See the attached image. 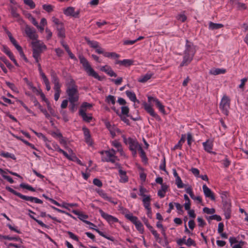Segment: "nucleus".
<instances>
[{"instance_id": "43", "label": "nucleus", "mask_w": 248, "mask_h": 248, "mask_svg": "<svg viewBox=\"0 0 248 248\" xmlns=\"http://www.w3.org/2000/svg\"><path fill=\"white\" fill-rule=\"evenodd\" d=\"M0 155L4 157H6V158H11L12 159H15L16 158H15V155H13V154H10L8 152H2L0 153Z\"/></svg>"}, {"instance_id": "58", "label": "nucleus", "mask_w": 248, "mask_h": 248, "mask_svg": "<svg viewBox=\"0 0 248 248\" xmlns=\"http://www.w3.org/2000/svg\"><path fill=\"white\" fill-rule=\"evenodd\" d=\"M38 105L39 106V108H40V110L44 113V114L46 116V117L47 118H49L50 116L49 115V114L47 113V111L45 109H43L42 107L39 104V103L38 102H36V104H35V105Z\"/></svg>"}, {"instance_id": "38", "label": "nucleus", "mask_w": 248, "mask_h": 248, "mask_svg": "<svg viewBox=\"0 0 248 248\" xmlns=\"http://www.w3.org/2000/svg\"><path fill=\"white\" fill-rule=\"evenodd\" d=\"M104 56L108 58H118L119 57V55L117 54L115 52H105L104 53Z\"/></svg>"}, {"instance_id": "8", "label": "nucleus", "mask_w": 248, "mask_h": 248, "mask_svg": "<svg viewBox=\"0 0 248 248\" xmlns=\"http://www.w3.org/2000/svg\"><path fill=\"white\" fill-rule=\"evenodd\" d=\"M105 124L113 138L120 134V130L114 124H111L109 122L106 121Z\"/></svg>"}, {"instance_id": "1", "label": "nucleus", "mask_w": 248, "mask_h": 248, "mask_svg": "<svg viewBox=\"0 0 248 248\" xmlns=\"http://www.w3.org/2000/svg\"><path fill=\"white\" fill-rule=\"evenodd\" d=\"M196 52V49L193 44L187 40L184 51L183 60L180 64L181 66L187 65L192 60Z\"/></svg>"}, {"instance_id": "39", "label": "nucleus", "mask_w": 248, "mask_h": 248, "mask_svg": "<svg viewBox=\"0 0 248 248\" xmlns=\"http://www.w3.org/2000/svg\"><path fill=\"white\" fill-rule=\"evenodd\" d=\"M43 76L42 80H43V82H44V84L46 85V89L47 91H49L50 90V89H51V87H50V83H49V80H48V79H47V78H46V76L45 75H43Z\"/></svg>"}, {"instance_id": "16", "label": "nucleus", "mask_w": 248, "mask_h": 248, "mask_svg": "<svg viewBox=\"0 0 248 248\" xmlns=\"http://www.w3.org/2000/svg\"><path fill=\"white\" fill-rule=\"evenodd\" d=\"M96 191L97 193L105 200H107L111 203H113L114 204H117V202L116 201H113L111 198L108 196L107 194L103 190L98 189Z\"/></svg>"}, {"instance_id": "64", "label": "nucleus", "mask_w": 248, "mask_h": 248, "mask_svg": "<svg viewBox=\"0 0 248 248\" xmlns=\"http://www.w3.org/2000/svg\"><path fill=\"white\" fill-rule=\"evenodd\" d=\"M55 51L58 57H62L64 53L63 51L59 48H56Z\"/></svg>"}, {"instance_id": "45", "label": "nucleus", "mask_w": 248, "mask_h": 248, "mask_svg": "<svg viewBox=\"0 0 248 248\" xmlns=\"http://www.w3.org/2000/svg\"><path fill=\"white\" fill-rule=\"evenodd\" d=\"M24 3L30 7L31 9H33L35 7V4L32 0H24Z\"/></svg>"}, {"instance_id": "34", "label": "nucleus", "mask_w": 248, "mask_h": 248, "mask_svg": "<svg viewBox=\"0 0 248 248\" xmlns=\"http://www.w3.org/2000/svg\"><path fill=\"white\" fill-rule=\"evenodd\" d=\"M134 224L138 231L142 233L144 232V228L141 222L138 220Z\"/></svg>"}, {"instance_id": "47", "label": "nucleus", "mask_w": 248, "mask_h": 248, "mask_svg": "<svg viewBox=\"0 0 248 248\" xmlns=\"http://www.w3.org/2000/svg\"><path fill=\"white\" fill-rule=\"evenodd\" d=\"M27 18L34 25H37V21L35 20V19L32 16V15L30 14H29L27 15Z\"/></svg>"}, {"instance_id": "11", "label": "nucleus", "mask_w": 248, "mask_h": 248, "mask_svg": "<svg viewBox=\"0 0 248 248\" xmlns=\"http://www.w3.org/2000/svg\"><path fill=\"white\" fill-rule=\"evenodd\" d=\"M33 50H36L42 52L46 48V46L41 41L39 40H34L32 42Z\"/></svg>"}, {"instance_id": "6", "label": "nucleus", "mask_w": 248, "mask_h": 248, "mask_svg": "<svg viewBox=\"0 0 248 248\" xmlns=\"http://www.w3.org/2000/svg\"><path fill=\"white\" fill-rule=\"evenodd\" d=\"M52 82L54 84V90H55L54 99L57 101L60 96L61 93V85L59 83V80L57 76L54 74L51 75Z\"/></svg>"}, {"instance_id": "22", "label": "nucleus", "mask_w": 248, "mask_h": 248, "mask_svg": "<svg viewBox=\"0 0 248 248\" xmlns=\"http://www.w3.org/2000/svg\"><path fill=\"white\" fill-rule=\"evenodd\" d=\"M224 208L225 217L226 219H229L230 218L231 214V204L230 202L226 201L224 204Z\"/></svg>"}, {"instance_id": "37", "label": "nucleus", "mask_w": 248, "mask_h": 248, "mask_svg": "<svg viewBox=\"0 0 248 248\" xmlns=\"http://www.w3.org/2000/svg\"><path fill=\"white\" fill-rule=\"evenodd\" d=\"M125 216L127 219H129L134 224L138 220V218L136 217L133 216L132 214H127Z\"/></svg>"}, {"instance_id": "57", "label": "nucleus", "mask_w": 248, "mask_h": 248, "mask_svg": "<svg viewBox=\"0 0 248 248\" xmlns=\"http://www.w3.org/2000/svg\"><path fill=\"white\" fill-rule=\"evenodd\" d=\"M29 216L31 218H32L33 219H34L36 222H37L40 226H41L42 227H46V228H47V226L42 221H40L39 220H38L36 218H35L32 215H29Z\"/></svg>"}, {"instance_id": "59", "label": "nucleus", "mask_w": 248, "mask_h": 248, "mask_svg": "<svg viewBox=\"0 0 248 248\" xmlns=\"http://www.w3.org/2000/svg\"><path fill=\"white\" fill-rule=\"evenodd\" d=\"M177 19L180 21L184 22L186 19V17L184 14H180L177 16Z\"/></svg>"}, {"instance_id": "13", "label": "nucleus", "mask_w": 248, "mask_h": 248, "mask_svg": "<svg viewBox=\"0 0 248 248\" xmlns=\"http://www.w3.org/2000/svg\"><path fill=\"white\" fill-rule=\"evenodd\" d=\"M64 14L67 16L78 17L79 13V11H75V8L69 7L63 10Z\"/></svg>"}, {"instance_id": "28", "label": "nucleus", "mask_w": 248, "mask_h": 248, "mask_svg": "<svg viewBox=\"0 0 248 248\" xmlns=\"http://www.w3.org/2000/svg\"><path fill=\"white\" fill-rule=\"evenodd\" d=\"M223 27V25L219 23H214L212 22H210L209 23V29L210 30H215L220 29Z\"/></svg>"}, {"instance_id": "42", "label": "nucleus", "mask_w": 248, "mask_h": 248, "mask_svg": "<svg viewBox=\"0 0 248 248\" xmlns=\"http://www.w3.org/2000/svg\"><path fill=\"white\" fill-rule=\"evenodd\" d=\"M42 52L36 50H33V57L35 59L36 62H38L40 57V54Z\"/></svg>"}, {"instance_id": "63", "label": "nucleus", "mask_w": 248, "mask_h": 248, "mask_svg": "<svg viewBox=\"0 0 248 248\" xmlns=\"http://www.w3.org/2000/svg\"><path fill=\"white\" fill-rule=\"evenodd\" d=\"M93 183L94 185L101 187L102 186V183L101 181L97 178L94 179L93 180Z\"/></svg>"}, {"instance_id": "30", "label": "nucleus", "mask_w": 248, "mask_h": 248, "mask_svg": "<svg viewBox=\"0 0 248 248\" xmlns=\"http://www.w3.org/2000/svg\"><path fill=\"white\" fill-rule=\"evenodd\" d=\"M226 72V70L224 69H213L210 70V73L213 75H217L221 74H224Z\"/></svg>"}, {"instance_id": "50", "label": "nucleus", "mask_w": 248, "mask_h": 248, "mask_svg": "<svg viewBox=\"0 0 248 248\" xmlns=\"http://www.w3.org/2000/svg\"><path fill=\"white\" fill-rule=\"evenodd\" d=\"M175 183H176L177 187L179 188H181L184 187V184H183L180 177L175 179Z\"/></svg>"}, {"instance_id": "25", "label": "nucleus", "mask_w": 248, "mask_h": 248, "mask_svg": "<svg viewBox=\"0 0 248 248\" xmlns=\"http://www.w3.org/2000/svg\"><path fill=\"white\" fill-rule=\"evenodd\" d=\"M125 93L131 101L139 103V101L137 99L136 94L134 92L130 91H126L125 92Z\"/></svg>"}, {"instance_id": "21", "label": "nucleus", "mask_w": 248, "mask_h": 248, "mask_svg": "<svg viewBox=\"0 0 248 248\" xmlns=\"http://www.w3.org/2000/svg\"><path fill=\"white\" fill-rule=\"evenodd\" d=\"M154 74L152 72H148L145 75L141 76L138 79V81L141 83H145L150 79Z\"/></svg>"}, {"instance_id": "27", "label": "nucleus", "mask_w": 248, "mask_h": 248, "mask_svg": "<svg viewBox=\"0 0 248 248\" xmlns=\"http://www.w3.org/2000/svg\"><path fill=\"white\" fill-rule=\"evenodd\" d=\"M168 186L166 185L162 184L161 185V188L158 190L157 194L158 196L162 198L165 197V193L168 189Z\"/></svg>"}, {"instance_id": "41", "label": "nucleus", "mask_w": 248, "mask_h": 248, "mask_svg": "<svg viewBox=\"0 0 248 248\" xmlns=\"http://www.w3.org/2000/svg\"><path fill=\"white\" fill-rule=\"evenodd\" d=\"M129 108L126 106H123L121 108V115H125L128 117Z\"/></svg>"}, {"instance_id": "29", "label": "nucleus", "mask_w": 248, "mask_h": 248, "mask_svg": "<svg viewBox=\"0 0 248 248\" xmlns=\"http://www.w3.org/2000/svg\"><path fill=\"white\" fill-rule=\"evenodd\" d=\"M79 115L81 116L83 120L86 122H91L93 119L91 114L87 115L86 113L83 112V110H82L81 113H79Z\"/></svg>"}, {"instance_id": "46", "label": "nucleus", "mask_w": 248, "mask_h": 248, "mask_svg": "<svg viewBox=\"0 0 248 248\" xmlns=\"http://www.w3.org/2000/svg\"><path fill=\"white\" fill-rule=\"evenodd\" d=\"M185 244L188 247L191 246H196V245L195 242L190 238H188L187 240H186Z\"/></svg>"}, {"instance_id": "32", "label": "nucleus", "mask_w": 248, "mask_h": 248, "mask_svg": "<svg viewBox=\"0 0 248 248\" xmlns=\"http://www.w3.org/2000/svg\"><path fill=\"white\" fill-rule=\"evenodd\" d=\"M150 197H145L142 199V202H143L144 206L146 209H149L150 206Z\"/></svg>"}, {"instance_id": "14", "label": "nucleus", "mask_w": 248, "mask_h": 248, "mask_svg": "<svg viewBox=\"0 0 248 248\" xmlns=\"http://www.w3.org/2000/svg\"><path fill=\"white\" fill-rule=\"evenodd\" d=\"M72 212L74 214L78 216V218L80 220H81L83 221L84 222H85L87 224L89 225H91V226H94V225L93 223H91L90 221H87V220H85V219H87L88 217V216H87V215H86L85 214H83L81 212H79V211H78L77 210H73Z\"/></svg>"}, {"instance_id": "7", "label": "nucleus", "mask_w": 248, "mask_h": 248, "mask_svg": "<svg viewBox=\"0 0 248 248\" xmlns=\"http://www.w3.org/2000/svg\"><path fill=\"white\" fill-rule=\"evenodd\" d=\"M230 100L229 98L224 95L221 99L219 108L222 110V112L227 115L229 112V109L230 108Z\"/></svg>"}, {"instance_id": "40", "label": "nucleus", "mask_w": 248, "mask_h": 248, "mask_svg": "<svg viewBox=\"0 0 248 248\" xmlns=\"http://www.w3.org/2000/svg\"><path fill=\"white\" fill-rule=\"evenodd\" d=\"M51 20L54 23V24L56 26V28H59V26H61V27L63 26V23L61 22L59 19L57 18L54 16L52 17Z\"/></svg>"}, {"instance_id": "24", "label": "nucleus", "mask_w": 248, "mask_h": 248, "mask_svg": "<svg viewBox=\"0 0 248 248\" xmlns=\"http://www.w3.org/2000/svg\"><path fill=\"white\" fill-rule=\"evenodd\" d=\"M116 63L121 65L127 66L133 64V61L129 59H124L123 61L117 60L116 62Z\"/></svg>"}, {"instance_id": "9", "label": "nucleus", "mask_w": 248, "mask_h": 248, "mask_svg": "<svg viewBox=\"0 0 248 248\" xmlns=\"http://www.w3.org/2000/svg\"><path fill=\"white\" fill-rule=\"evenodd\" d=\"M25 32L28 37L33 41L37 40L38 37L36 31L27 25L25 26Z\"/></svg>"}, {"instance_id": "23", "label": "nucleus", "mask_w": 248, "mask_h": 248, "mask_svg": "<svg viewBox=\"0 0 248 248\" xmlns=\"http://www.w3.org/2000/svg\"><path fill=\"white\" fill-rule=\"evenodd\" d=\"M93 105L92 104L88 103L87 102H83L79 108V113H81L82 110L83 112H85L89 109H90L92 107Z\"/></svg>"}, {"instance_id": "49", "label": "nucleus", "mask_w": 248, "mask_h": 248, "mask_svg": "<svg viewBox=\"0 0 248 248\" xmlns=\"http://www.w3.org/2000/svg\"><path fill=\"white\" fill-rule=\"evenodd\" d=\"M7 85L14 92L18 93V90L17 88L15 86V85L12 83H10L9 82H6Z\"/></svg>"}, {"instance_id": "26", "label": "nucleus", "mask_w": 248, "mask_h": 248, "mask_svg": "<svg viewBox=\"0 0 248 248\" xmlns=\"http://www.w3.org/2000/svg\"><path fill=\"white\" fill-rule=\"evenodd\" d=\"M112 145L117 149V151L120 153L121 155H124L122 146L119 142L114 140L112 141Z\"/></svg>"}, {"instance_id": "35", "label": "nucleus", "mask_w": 248, "mask_h": 248, "mask_svg": "<svg viewBox=\"0 0 248 248\" xmlns=\"http://www.w3.org/2000/svg\"><path fill=\"white\" fill-rule=\"evenodd\" d=\"M125 216L127 219H129L134 224L138 220V218L136 217L133 216L132 214H127Z\"/></svg>"}, {"instance_id": "55", "label": "nucleus", "mask_w": 248, "mask_h": 248, "mask_svg": "<svg viewBox=\"0 0 248 248\" xmlns=\"http://www.w3.org/2000/svg\"><path fill=\"white\" fill-rule=\"evenodd\" d=\"M185 242H186V236H184L182 238L176 240V243L179 246H182L184 244H185Z\"/></svg>"}, {"instance_id": "2", "label": "nucleus", "mask_w": 248, "mask_h": 248, "mask_svg": "<svg viewBox=\"0 0 248 248\" xmlns=\"http://www.w3.org/2000/svg\"><path fill=\"white\" fill-rule=\"evenodd\" d=\"M68 96L69 101H78L79 99V93L78 87L74 84L73 81H71V85H69L66 91Z\"/></svg>"}, {"instance_id": "51", "label": "nucleus", "mask_w": 248, "mask_h": 248, "mask_svg": "<svg viewBox=\"0 0 248 248\" xmlns=\"http://www.w3.org/2000/svg\"><path fill=\"white\" fill-rule=\"evenodd\" d=\"M203 211L208 214H213L215 213V210L214 208H209L204 207L203 209Z\"/></svg>"}, {"instance_id": "31", "label": "nucleus", "mask_w": 248, "mask_h": 248, "mask_svg": "<svg viewBox=\"0 0 248 248\" xmlns=\"http://www.w3.org/2000/svg\"><path fill=\"white\" fill-rule=\"evenodd\" d=\"M57 30L58 32V36L62 39L64 38L65 36L64 26H62V27H61V26H59V27L57 28Z\"/></svg>"}, {"instance_id": "20", "label": "nucleus", "mask_w": 248, "mask_h": 248, "mask_svg": "<svg viewBox=\"0 0 248 248\" xmlns=\"http://www.w3.org/2000/svg\"><path fill=\"white\" fill-rule=\"evenodd\" d=\"M100 70L102 71L105 72L110 77H116L117 76L116 73H114V72L112 70L110 67H109L108 65L101 66L100 68Z\"/></svg>"}, {"instance_id": "52", "label": "nucleus", "mask_w": 248, "mask_h": 248, "mask_svg": "<svg viewBox=\"0 0 248 248\" xmlns=\"http://www.w3.org/2000/svg\"><path fill=\"white\" fill-rule=\"evenodd\" d=\"M29 201L32 202H35L36 203L41 204L43 203V201L42 200H41L40 199H39L36 197H30Z\"/></svg>"}, {"instance_id": "10", "label": "nucleus", "mask_w": 248, "mask_h": 248, "mask_svg": "<svg viewBox=\"0 0 248 248\" xmlns=\"http://www.w3.org/2000/svg\"><path fill=\"white\" fill-rule=\"evenodd\" d=\"M148 102L151 103L152 102H155L156 106L158 108L159 111L165 114V110L164 109V106L161 104V103L155 97L148 96Z\"/></svg>"}, {"instance_id": "18", "label": "nucleus", "mask_w": 248, "mask_h": 248, "mask_svg": "<svg viewBox=\"0 0 248 248\" xmlns=\"http://www.w3.org/2000/svg\"><path fill=\"white\" fill-rule=\"evenodd\" d=\"M202 145L205 151L208 153H213L212 150L213 149V143L212 140H207L205 142L202 143Z\"/></svg>"}, {"instance_id": "48", "label": "nucleus", "mask_w": 248, "mask_h": 248, "mask_svg": "<svg viewBox=\"0 0 248 248\" xmlns=\"http://www.w3.org/2000/svg\"><path fill=\"white\" fill-rule=\"evenodd\" d=\"M87 43H88V45H89L91 47L94 48H96V47H97L98 46H99V43L96 41L89 40L87 41Z\"/></svg>"}, {"instance_id": "36", "label": "nucleus", "mask_w": 248, "mask_h": 248, "mask_svg": "<svg viewBox=\"0 0 248 248\" xmlns=\"http://www.w3.org/2000/svg\"><path fill=\"white\" fill-rule=\"evenodd\" d=\"M125 216L127 219H129L134 224L138 220V218L136 217L133 216L132 214H127Z\"/></svg>"}, {"instance_id": "12", "label": "nucleus", "mask_w": 248, "mask_h": 248, "mask_svg": "<svg viewBox=\"0 0 248 248\" xmlns=\"http://www.w3.org/2000/svg\"><path fill=\"white\" fill-rule=\"evenodd\" d=\"M99 213L101 216L109 223H113L118 221V219L116 217L105 213L102 210H99Z\"/></svg>"}, {"instance_id": "54", "label": "nucleus", "mask_w": 248, "mask_h": 248, "mask_svg": "<svg viewBox=\"0 0 248 248\" xmlns=\"http://www.w3.org/2000/svg\"><path fill=\"white\" fill-rule=\"evenodd\" d=\"M20 186V187H21L22 188L27 189L28 190L31 191H35V189L32 187H31V186H30L29 185H27V184H21Z\"/></svg>"}, {"instance_id": "61", "label": "nucleus", "mask_w": 248, "mask_h": 248, "mask_svg": "<svg viewBox=\"0 0 248 248\" xmlns=\"http://www.w3.org/2000/svg\"><path fill=\"white\" fill-rule=\"evenodd\" d=\"M0 60H1L2 62H3L9 68H11L12 67V65L4 57H0Z\"/></svg>"}, {"instance_id": "4", "label": "nucleus", "mask_w": 248, "mask_h": 248, "mask_svg": "<svg viewBox=\"0 0 248 248\" xmlns=\"http://www.w3.org/2000/svg\"><path fill=\"white\" fill-rule=\"evenodd\" d=\"M101 154L103 161L114 163L118 160L117 157L115 155V151L112 149L108 151L101 152Z\"/></svg>"}, {"instance_id": "17", "label": "nucleus", "mask_w": 248, "mask_h": 248, "mask_svg": "<svg viewBox=\"0 0 248 248\" xmlns=\"http://www.w3.org/2000/svg\"><path fill=\"white\" fill-rule=\"evenodd\" d=\"M143 106L146 111L148 113H149L152 116L156 118H158V115L156 113H155L150 104H148L146 103H144Z\"/></svg>"}, {"instance_id": "3", "label": "nucleus", "mask_w": 248, "mask_h": 248, "mask_svg": "<svg viewBox=\"0 0 248 248\" xmlns=\"http://www.w3.org/2000/svg\"><path fill=\"white\" fill-rule=\"evenodd\" d=\"M79 60L80 63L82 64L84 70L86 72L87 74L92 76L95 78L100 79V77L97 73L92 68L91 65L88 61L83 57L80 56Z\"/></svg>"}, {"instance_id": "56", "label": "nucleus", "mask_w": 248, "mask_h": 248, "mask_svg": "<svg viewBox=\"0 0 248 248\" xmlns=\"http://www.w3.org/2000/svg\"><path fill=\"white\" fill-rule=\"evenodd\" d=\"M43 8L47 12H50L53 11V6L49 4H44L43 5Z\"/></svg>"}, {"instance_id": "60", "label": "nucleus", "mask_w": 248, "mask_h": 248, "mask_svg": "<svg viewBox=\"0 0 248 248\" xmlns=\"http://www.w3.org/2000/svg\"><path fill=\"white\" fill-rule=\"evenodd\" d=\"M138 150L139 151V152L140 153L141 157L143 159L145 160L146 159V156H145V154L141 146L139 147V148L138 149Z\"/></svg>"}, {"instance_id": "62", "label": "nucleus", "mask_w": 248, "mask_h": 248, "mask_svg": "<svg viewBox=\"0 0 248 248\" xmlns=\"http://www.w3.org/2000/svg\"><path fill=\"white\" fill-rule=\"evenodd\" d=\"M187 144L189 146H190L193 141L192 136L190 133H187Z\"/></svg>"}, {"instance_id": "33", "label": "nucleus", "mask_w": 248, "mask_h": 248, "mask_svg": "<svg viewBox=\"0 0 248 248\" xmlns=\"http://www.w3.org/2000/svg\"><path fill=\"white\" fill-rule=\"evenodd\" d=\"M78 101H69L70 105H69V109L72 112H75L78 106Z\"/></svg>"}, {"instance_id": "44", "label": "nucleus", "mask_w": 248, "mask_h": 248, "mask_svg": "<svg viewBox=\"0 0 248 248\" xmlns=\"http://www.w3.org/2000/svg\"><path fill=\"white\" fill-rule=\"evenodd\" d=\"M107 101L109 104L114 105L115 103V98L113 95H108L107 98Z\"/></svg>"}, {"instance_id": "19", "label": "nucleus", "mask_w": 248, "mask_h": 248, "mask_svg": "<svg viewBox=\"0 0 248 248\" xmlns=\"http://www.w3.org/2000/svg\"><path fill=\"white\" fill-rule=\"evenodd\" d=\"M119 175L120 176L119 181L122 183H125L128 181V177L126 175L125 171L122 169L119 170Z\"/></svg>"}, {"instance_id": "5", "label": "nucleus", "mask_w": 248, "mask_h": 248, "mask_svg": "<svg viewBox=\"0 0 248 248\" xmlns=\"http://www.w3.org/2000/svg\"><path fill=\"white\" fill-rule=\"evenodd\" d=\"M123 138L124 143L129 145V149L132 151L133 155H135L137 154V150H138L140 145L136 140L131 138L126 139L124 137H123Z\"/></svg>"}, {"instance_id": "15", "label": "nucleus", "mask_w": 248, "mask_h": 248, "mask_svg": "<svg viewBox=\"0 0 248 248\" xmlns=\"http://www.w3.org/2000/svg\"><path fill=\"white\" fill-rule=\"evenodd\" d=\"M203 191L206 197L210 198L212 200H215V198L214 193L211 190L207 187L206 185L202 186Z\"/></svg>"}, {"instance_id": "53", "label": "nucleus", "mask_w": 248, "mask_h": 248, "mask_svg": "<svg viewBox=\"0 0 248 248\" xmlns=\"http://www.w3.org/2000/svg\"><path fill=\"white\" fill-rule=\"evenodd\" d=\"M147 192V190L143 186H140V193L139 195L143 198L145 197H148V195H145V193Z\"/></svg>"}]
</instances>
